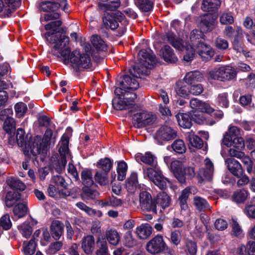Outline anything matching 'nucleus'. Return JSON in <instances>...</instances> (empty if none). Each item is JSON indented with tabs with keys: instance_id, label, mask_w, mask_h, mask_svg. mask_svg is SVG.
Segmentation results:
<instances>
[{
	"instance_id": "cd10ccee",
	"label": "nucleus",
	"mask_w": 255,
	"mask_h": 255,
	"mask_svg": "<svg viewBox=\"0 0 255 255\" xmlns=\"http://www.w3.org/2000/svg\"><path fill=\"white\" fill-rule=\"evenodd\" d=\"M76 206L80 210L84 211L89 216L92 217H101L103 213L101 211L96 210L88 206L82 202H79L76 203Z\"/></svg>"
},
{
	"instance_id": "6e6d98bb",
	"label": "nucleus",
	"mask_w": 255,
	"mask_h": 255,
	"mask_svg": "<svg viewBox=\"0 0 255 255\" xmlns=\"http://www.w3.org/2000/svg\"><path fill=\"white\" fill-rule=\"evenodd\" d=\"M181 233L179 230H175L170 233L169 242L174 245L177 246L181 242Z\"/></svg>"
},
{
	"instance_id": "5701e85b",
	"label": "nucleus",
	"mask_w": 255,
	"mask_h": 255,
	"mask_svg": "<svg viewBox=\"0 0 255 255\" xmlns=\"http://www.w3.org/2000/svg\"><path fill=\"white\" fill-rule=\"evenodd\" d=\"M228 162V169L235 176L241 177L244 173V170L241 164L234 159H229Z\"/></svg>"
},
{
	"instance_id": "c03bdc74",
	"label": "nucleus",
	"mask_w": 255,
	"mask_h": 255,
	"mask_svg": "<svg viewBox=\"0 0 255 255\" xmlns=\"http://www.w3.org/2000/svg\"><path fill=\"white\" fill-rule=\"evenodd\" d=\"M98 249L96 251L97 255H109L107 242L104 239L99 238L97 241Z\"/></svg>"
},
{
	"instance_id": "864d4df0",
	"label": "nucleus",
	"mask_w": 255,
	"mask_h": 255,
	"mask_svg": "<svg viewBox=\"0 0 255 255\" xmlns=\"http://www.w3.org/2000/svg\"><path fill=\"white\" fill-rule=\"evenodd\" d=\"M185 251L188 255H196L197 247L195 242L191 240H186L185 242Z\"/></svg>"
},
{
	"instance_id": "5fc2aeb1",
	"label": "nucleus",
	"mask_w": 255,
	"mask_h": 255,
	"mask_svg": "<svg viewBox=\"0 0 255 255\" xmlns=\"http://www.w3.org/2000/svg\"><path fill=\"white\" fill-rule=\"evenodd\" d=\"M18 229L22 236L25 238H29L32 234V227L28 223H23L18 226Z\"/></svg>"
},
{
	"instance_id": "58836bf2",
	"label": "nucleus",
	"mask_w": 255,
	"mask_h": 255,
	"mask_svg": "<svg viewBox=\"0 0 255 255\" xmlns=\"http://www.w3.org/2000/svg\"><path fill=\"white\" fill-rule=\"evenodd\" d=\"M84 187L82 189V198L84 200H94L99 195V193L96 190H93L89 187Z\"/></svg>"
},
{
	"instance_id": "7c9ffc66",
	"label": "nucleus",
	"mask_w": 255,
	"mask_h": 255,
	"mask_svg": "<svg viewBox=\"0 0 255 255\" xmlns=\"http://www.w3.org/2000/svg\"><path fill=\"white\" fill-rule=\"evenodd\" d=\"M120 0H115L108 2L104 3L98 2V6L99 8L103 11L106 10H115L121 5Z\"/></svg>"
},
{
	"instance_id": "f8f14e48",
	"label": "nucleus",
	"mask_w": 255,
	"mask_h": 255,
	"mask_svg": "<svg viewBox=\"0 0 255 255\" xmlns=\"http://www.w3.org/2000/svg\"><path fill=\"white\" fill-rule=\"evenodd\" d=\"M204 162V167L199 169L198 173L199 181H211L213 179L214 174V164L208 158H206Z\"/></svg>"
},
{
	"instance_id": "f257e3e1",
	"label": "nucleus",
	"mask_w": 255,
	"mask_h": 255,
	"mask_svg": "<svg viewBox=\"0 0 255 255\" xmlns=\"http://www.w3.org/2000/svg\"><path fill=\"white\" fill-rule=\"evenodd\" d=\"M59 42H60V44L56 42L52 47V54L57 57L62 58L65 64L70 62L73 67L77 70L88 69L90 67L91 60L88 54L81 52L77 50H74L70 53L71 49L68 46L69 39L68 36H61Z\"/></svg>"
},
{
	"instance_id": "a211bd4d",
	"label": "nucleus",
	"mask_w": 255,
	"mask_h": 255,
	"mask_svg": "<svg viewBox=\"0 0 255 255\" xmlns=\"http://www.w3.org/2000/svg\"><path fill=\"white\" fill-rule=\"evenodd\" d=\"M160 55L166 62L172 63L177 61V58L174 54L173 50L168 45H165L161 48Z\"/></svg>"
},
{
	"instance_id": "e2e57ef3",
	"label": "nucleus",
	"mask_w": 255,
	"mask_h": 255,
	"mask_svg": "<svg viewBox=\"0 0 255 255\" xmlns=\"http://www.w3.org/2000/svg\"><path fill=\"white\" fill-rule=\"evenodd\" d=\"M234 21V17L230 12H224L220 17V22L222 24H231L233 23Z\"/></svg>"
},
{
	"instance_id": "49530a36",
	"label": "nucleus",
	"mask_w": 255,
	"mask_h": 255,
	"mask_svg": "<svg viewBox=\"0 0 255 255\" xmlns=\"http://www.w3.org/2000/svg\"><path fill=\"white\" fill-rule=\"evenodd\" d=\"M176 94L183 98H187L190 94V86L183 85L181 82L177 83V87L175 89Z\"/></svg>"
},
{
	"instance_id": "a19ab883",
	"label": "nucleus",
	"mask_w": 255,
	"mask_h": 255,
	"mask_svg": "<svg viewBox=\"0 0 255 255\" xmlns=\"http://www.w3.org/2000/svg\"><path fill=\"white\" fill-rule=\"evenodd\" d=\"M81 176L82 184L85 187L91 186L94 184L91 170L84 169L82 171Z\"/></svg>"
},
{
	"instance_id": "0e129e2a",
	"label": "nucleus",
	"mask_w": 255,
	"mask_h": 255,
	"mask_svg": "<svg viewBox=\"0 0 255 255\" xmlns=\"http://www.w3.org/2000/svg\"><path fill=\"white\" fill-rule=\"evenodd\" d=\"M217 101L219 106L222 107L227 108L229 105L228 94L224 93L219 94Z\"/></svg>"
},
{
	"instance_id": "72a5a7b5",
	"label": "nucleus",
	"mask_w": 255,
	"mask_h": 255,
	"mask_svg": "<svg viewBox=\"0 0 255 255\" xmlns=\"http://www.w3.org/2000/svg\"><path fill=\"white\" fill-rule=\"evenodd\" d=\"M28 208L26 202L18 203L13 209V213L15 216L21 218L25 216L27 213Z\"/></svg>"
},
{
	"instance_id": "7ed1b4c3",
	"label": "nucleus",
	"mask_w": 255,
	"mask_h": 255,
	"mask_svg": "<svg viewBox=\"0 0 255 255\" xmlns=\"http://www.w3.org/2000/svg\"><path fill=\"white\" fill-rule=\"evenodd\" d=\"M202 33L198 30L194 29L190 34V40L192 45L190 50L187 46V53L183 57V60L187 62L191 61L194 58L195 51L198 53L203 60L208 61L213 57L214 51L212 48L206 44L199 40L202 38Z\"/></svg>"
},
{
	"instance_id": "aec40b11",
	"label": "nucleus",
	"mask_w": 255,
	"mask_h": 255,
	"mask_svg": "<svg viewBox=\"0 0 255 255\" xmlns=\"http://www.w3.org/2000/svg\"><path fill=\"white\" fill-rule=\"evenodd\" d=\"M81 247L85 254H91L95 248V239L94 237L92 235H88L83 238Z\"/></svg>"
},
{
	"instance_id": "e433bc0d",
	"label": "nucleus",
	"mask_w": 255,
	"mask_h": 255,
	"mask_svg": "<svg viewBox=\"0 0 255 255\" xmlns=\"http://www.w3.org/2000/svg\"><path fill=\"white\" fill-rule=\"evenodd\" d=\"M106 237L109 243L114 246L118 245L120 240V235L115 230H107L106 232Z\"/></svg>"
},
{
	"instance_id": "8fccbe9b",
	"label": "nucleus",
	"mask_w": 255,
	"mask_h": 255,
	"mask_svg": "<svg viewBox=\"0 0 255 255\" xmlns=\"http://www.w3.org/2000/svg\"><path fill=\"white\" fill-rule=\"evenodd\" d=\"M4 121L3 129L9 134L14 131L15 129V122L14 119L7 117Z\"/></svg>"
},
{
	"instance_id": "3c124183",
	"label": "nucleus",
	"mask_w": 255,
	"mask_h": 255,
	"mask_svg": "<svg viewBox=\"0 0 255 255\" xmlns=\"http://www.w3.org/2000/svg\"><path fill=\"white\" fill-rule=\"evenodd\" d=\"M35 250L36 243L34 239L30 240L28 243H23V251L25 255H32Z\"/></svg>"
},
{
	"instance_id": "0eeeda50",
	"label": "nucleus",
	"mask_w": 255,
	"mask_h": 255,
	"mask_svg": "<svg viewBox=\"0 0 255 255\" xmlns=\"http://www.w3.org/2000/svg\"><path fill=\"white\" fill-rule=\"evenodd\" d=\"M156 120V116L151 112L146 111L133 115L132 121L134 126L138 128L152 125Z\"/></svg>"
},
{
	"instance_id": "f3484780",
	"label": "nucleus",
	"mask_w": 255,
	"mask_h": 255,
	"mask_svg": "<svg viewBox=\"0 0 255 255\" xmlns=\"http://www.w3.org/2000/svg\"><path fill=\"white\" fill-rule=\"evenodd\" d=\"M62 145L61 146L59 149V151L61 156V159L60 164L63 167H65L67 161L66 158L71 159V155L69 153V150L68 148V140L66 138L65 139L62 138Z\"/></svg>"
},
{
	"instance_id": "de8ad7c7",
	"label": "nucleus",
	"mask_w": 255,
	"mask_h": 255,
	"mask_svg": "<svg viewBox=\"0 0 255 255\" xmlns=\"http://www.w3.org/2000/svg\"><path fill=\"white\" fill-rule=\"evenodd\" d=\"M97 166L102 169V171L109 173L113 167V162L109 158H105L100 160Z\"/></svg>"
},
{
	"instance_id": "1a4fd4ad",
	"label": "nucleus",
	"mask_w": 255,
	"mask_h": 255,
	"mask_svg": "<svg viewBox=\"0 0 255 255\" xmlns=\"http://www.w3.org/2000/svg\"><path fill=\"white\" fill-rule=\"evenodd\" d=\"M62 24V22L60 20H56L49 22L45 25V29L47 30H52V32H47L44 34V37L46 41L50 44L55 45L56 42H58L59 44L60 42H59L60 37L63 34H58L56 32L57 28L60 26Z\"/></svg>"
},
{
	"instance_id": "13d9d810",
	"label": "nucleus",
	"mask_w": 255,
	"mask_h": 255,
	"mask_svg": "<svg viewBox=\"0 0 255 255\" xmlns=\"http://www.w3.org/2000/svg\"><path fill=\"white\" fill-rule=\"evenodd\" d=\"M14 110L16 116L20 118L24 116L27 110V107L25 104L19 102L16 104L14 106Z\"/></svg>"
},
{
	"instance_id": "f704fd0d",
	"label": "nucleus",
	"mask_w": 255,
	"mask_h": 255,
	"mask_svg": "<svg viewBox=\"0 0 255 255\" xmlns=\"http://www.w3.org/2000/svg\"><path fill=\"white\" fill-rule=\"evenodd\" d=\"M135 5L143 12L151 10L153 6V2L150 0H134Z\"/></svg>"
},
{
	"instance_id": "680f3d73",
	"label": "nucleus",
	"mask_w": 255,
	"mask_h": 255,
	"mask_svg": "<svg viewBox=\"0 0 255 255\" xmlns=\"http://www.w3.org/2000/svg\"><path fill=\"white\" fill-rule=\"evenodd\" d=\"M124 243L128 248L134 247L137 244L136 241L133 238L130 231L127 232L125 236Z\"/></svg>"
},
{
	"instance_id": "20e7f679",
	"label": "nucleus",
	"mask_w": 255,
	"mask_h": 255,
	"mask_svg": "<svg viewBox=\"0 0 255 255\" xmlns=\"http://www.w3.org/2000/svg\"><path fill=\"white\" fill-rule=\"evenodd\" d=\"M55 137L53 135L52 130L48 128L46 129L43 138L40 136H35L31 138L28 143L25 144L24 153L29 155L30 153L34 156L39 155L40 159L43 160L45 157L48 146L54 144Z\"/></svg>"
},
{
	"instance_id": "bb28decb",
	"label": "nucleus",
	"mask_w": 255,
	"mask_h": 255,
	"mask_svg": "<svg viewBox=\"0 0 255 255\" xmlns=\"http://www.w3.org/2000/svg\"><path fill=\"white\" fill-rule=\"evenodd\" d=\"M21 199V194L18 192H8L5 198V205L7 207H12Z\"/></svg>"
},
{
	"instance_id": "2f4dec72",
	"label": "nucleus",
	"mask_w": 255,
	"mask_h": 255,
	"mask_svg": "<svg viewBox=\"0 0 255 255\" xmlns=\"http://www.w3.org/2000/svg\"><path fill=\"white\" fill-rule=\"evenodd\" d=\"M176 117L178 123L181 127L189 128L191 127V120L188 114L179 113Z\"/></svg>"
},
{
	"instance_id": "37998d69",
	"label": "nucleus",
	"mask_w": 255,
	"mask_h": 255,
	"mask_svg": "<svg viewBox=\"0 0 255 255\" xmlns=\"http://www.w3.org/2000/svg\"><path fill=\"white\" fill-rule=\"evenodd\" d=\"M91 42L93 46L98 50L104 51L107 50V44L101 37L97 35L91 37Z\"/></svg>"
},
{
	"instance_id": "f03ea898",
	"label": "nucleus",
	"mask_w": 255,
	"mask_h": 255,
	"mask_svg": "<svg viewBox=\"0 0 255 255\" xmlns=\"http://www.w3.org/2000/svg\"><path fill=\"white\" fill-rule=\"evenodd\" d=\"M138 59L141 67L135 65L130 70V73L134 78L125 75L120 82L121 86L124 89L136 90L139 87V83L135 78H140L144 74L146 69L151 68L156 63L155 56L150 49L141 50L138 54Z\"/></svg>"
},
{
	"instance_id": "4d7b16f0",
	"label": "nucleus",
	"mask_w": 255,
	"mask_h": 255,
	"mask_svg": "<svg viewBox=\"0 0 255 255\" xmlns=\"http://www.w3.org/2000/svg\"><path fill=\"white\" fill-rule=\"evenodd\" d=\"M172 147L175 152L180 154L184 153L186 149L184 141L181 139L174 141Z\"/></svg>"
},
{
	"instance_id": "dca6fc26",
	"label": "nucleus",
	"mask_w": 255,
	"mask_h": 255,
	"mask_svg": "<svg viewBox=\"0 0 255 255\" xmlns=\"http://www.w3.org/2000/svg\"><path fill=\"white\" fill-rule=\"evenodd\" d=\"M135 159L138 162H142L151 167L157 166L156 156L150 152H146L144 154L137 153L135 155Z\"/></svg>"
},
{
	"instance_id": "ea45409f",
	"label": "nucleus",
	"mask_w": 255,
	"mask_h": 255,
	"mask_svg": "<svg viewBox=\"0 0 255 255\" xmlns=\"http://www.w3.org/2000/svg\"><path fill=\"white\" fill-rule=\"evenodd\" d=\"M203 77L199 72L195 71L187 73L184 77V80L188 84H192L195 82L201 81Z\"/></svg>"
},
{
	"instance_id": "ddd939ff",
	"label": "nucleus",
	"mask_w": 255,
	"mask_h": 255,
	"mask_svg": "<svg viewBox=\"0 0 255 255\" xmlns=\"http://www.w3.org/2000/svg\"><path fill=\"white\" fill-rule=\"evenodd\" d=\"M130 98H115L113 100V106L116 110H130L135 107L134 99L136 98L134 94Z\"/></svg>"
},
{
	"instance_id": "603ef678",
	"label": "nucleus",
	"mask_w": 255,
	"mask_h": 255,
	"mask_svg": "<svg viewBox=\"0 0 255 255\" xmlns=\"http://www.w3.org/2000/svg\"><path fill=\"white\" fill-rule=\"evenodd\" d=\"M188 140L190 144L197 148H201L203 144L202 140L192 132H190L188 134Z\"/></svg>"
},
{
	"instance_id": "6ab92c4d",
	"label": "nucleus",
	"mask_w": 255,
	"mask_h": 255,
	"mask_svg": "<svg viewBox=\"0 0 255 255\" xmlns=\"http://www.w3.org/2000/svg\"><path fill=\"white\" fill-rule=\"evenodd\" d=\"M193 204L198 211L211 210V207L207 201L200 196H195L193 197Z\"/></svg>"
},
{
	"instance_id": "c756f323",
	"label": "nucleus",
	"mask_w": 255,
	"mask_h": 255,
	"mask_svg": "<svg viewBox=\"0 0 255 255\" xmlns=\"http://www.w3.org/2000/svg\"><path fill=\"white\" fill-rule=\"evenodd\" d=\"M156 201L163 209L168 207L171 204L170 197L164 192H161L157 194Z\"/></svg>"
},
{
	"instance_id": "39448f33",
	"label": "nucleus",
	"mask_w": 255,
	"mask_h": 255,
	"mask_svg": "<svg viewBox=\"0 0 255 255\" xmlns=\"http://www.w3.org/2000/svg\"><path fill=\"white\" fill-rule=\"evenodd\" d=\"M143 177L153 182L160 189L166 187L167 179L163 176L161 171L157 166L152 167H143Z\"/></svg>"
},
{
	"instance_id": "c85d7f7f",
	"label": "nucleus",
	"mask_w": 255,
	"mask_h": 255,
	"mask_svg": "<svg viewBox=\"0 0 255 255\" xmlns=\"http://www.w3.org/2000/svg\"><path fill=\"white\" fill-rule=\"evenodd\" d=\"M220 0H203L202 9L204 11H214L218 9L221 5Z\"/></svg>"
},
{
	"instance_id": "9d476101",
	"label": "nucleus",
	"mask_w": 255,
	"mask_h": 255,
	"mask_svg": "<svg viewBox=\"0 0 255 255\" xmlns=\"http://www.w3.org/2000/svg\"><path fill=\"white\" fill-rule=\"evenodd\" d=\"M139 197V205L143 211L156 213V205L149 193L146 191H141Z\"/></svg>"
},
{
	"instance_id": "a18cd8bd",
	"label": "nucleus",
	"mask_w": 255,
	"mask_h": 255,
	"mask_svg": "<svg viewBox=\"0 0 255 255\" xmlns=\"http://www.w3.org/2000/svg\"><path fill=\"white\" fill-rule=\"evenodd\" d=\"M248 192L247 190L243 189L235 191L233 195V199L237 203H243L247 198Z\"/></svg>"
},
{
	"instance_id": "4be33fe9",
	"label": "nucleus",
	"mask_w": 255,
	"mask_h": 255,
	"mask_svg": "<svg viewBox=\"0 0 255 255\" xmlns=\"http://www.w3.org/2000/svg\"><path fill=\"white\" fill-rule=\"evenodd\" d=\"M64 225L59 221H54L50 226L51 234L52 237L56 240L60 239L63 234Z\"/></svg>"
},
{
	"instance_id": "a878e982",
	"label": "nucleus",
	"mask_w": 255,
	"mask_h": 255,
	"mask_svg": "<svg viewBox=\"0 0 255 255\" xmlns=\"http://www.w3.org/2000/svg\"><path fill=\"white\" fill-rule=\"evenodd\" d=\"M136 233L141 239H146L152 233V228L148 224H141L136 229Z\"/></svg>"
},
{
	"instance_id": "774afa93",
	"label": "nucleus",
	"mask_w": 255,
	"mask_h": 255,
	"mask_svg": "<svg viewBox=\"0 0 255 255\" xmlns=\"http://www.w3.org/2000/svg\"><path fill=\"white\" fill-rule=\"evenodd\" d=\"M182 174H183L185 182L186 178L192 179L194 176V169L192 167H188L186 168L183 167L182 171Z\"/></svg>"
},
{
	"instance_id": "4c0bfd02",
	"label": "nucleus",
	"mask_w": 255,
	"mask_h": 255,
	"mask_svg": "<svg viewBox=\"0 0 255 255\" xmlns=\"http://www.w3.org/2000/svg\"><path fill=\"white\" fill-rule=\"evenodd\" d=\"M95 181L101 186H105L109 183L108 173L98 170L94 175Z\"/></svg>"
},
{
	"instance_id": "6e6552de",
	"label": "nucleus",
	"mask_w": 255,
	"mask_h": 255,
	"mask_svg": "<svg viewBox=\"0 0 255 255\" xmlns=\"http://www.w3.org/2000/svg\"><path fill=\"white\" fill-rule=\"evenodd\" d=\"M166 248L163 237L157 235L150 240L146 245V251L150 254L157 255L162 253Z\"/></svg>"
},
{
	"instance_id": "4468645a",
	"label": "nucleus",
	"mask_w": 255,
	"mask_h": 255,
	"mask_svg": "<svg viewBox=\"0 0 255 255\" xmlns=\"http://www.w3.org/2000/svg\"><path fill=\"white\" fill-rule=\"evenodd\" d=\"M60 7H61L64 11L67 9L66 0H61L60 3L45 1L41 2L39 4L40 9L43 11H55L57 10Z\"/></svg>"
},
{
	"instance_id": "9b49d317",
	"label": "nucleus",
	"mask_w": 255,
	"mask_h": 255,
	"mask_svg": "<svg viewBox=\"0 0 255 255\" xmlns=\"http://www.w3.org/2000/svg\"><path fill=\"white\" fill-rule=\"evenodd\" d=\"M176 131L171 127L164 126L160 127L156 132L155 139L160 143L169 141L176 137Z\"/></svg>"
},
{
	"instance_id": "c9c22d12",
	"label": "nucleus",
	"mask_w": 255,
	"mask_h": 255,
	"mask_svg": "<svg viewBox=\"0 0 255 255\" xmlns=\"http://www.w3.org/2000/svg\"><path fill=\"white\" fill-rule=\"evenodd\" d=\"M115 15L107 14L103 19L105 27L107 28H110L112 30L116 29L119 26L118 21L116 19Z\"/></svg>"
},
{
	"instance_id": "423d86ee",
	"label": "nucleus",
	"mask_w": 255,
	"mask_h": 255,
	"mask_svg": "<svg viewBox=\"0 0 255 255\" xmlns=\"http://www.w3.org/2000/svg\"><path fill=\"white\" fill-rule=\"evenodd\" d=\"M209 75L212 79L226 81L234 79L236 76V72L232 67L226 65L213 69L209 72Z\"/></svg>"
},
{
	"instance_id": "473e14b6",
	"label": "nucleus",
	"mask_w": 255,
	"mask_h": 255,
	"mask_svg": "<svg viewBox=\"0 0 255 255\" xmlns=\"http://www.w3.org/2000/svg\"><path fill=\"white\" fill-rule=\"evenodd\" d=\"M233 48L237 52L242 53L246 57H248L249 51L245 47L243 43L239 39L238 37H235L233 42Z\"/></svg>"
},
{
	"instance_id": "79ce46f5",
	"label": "nucleus",
	"mask_w": 255,
	"mask_h": 255,
	"mask_svg": "<svg viewBox=\"0 0 255 255\" xmlns=\"http://www.w3.org/2000/svg\"><path fill=\"white\" fill-rule=\"evenodd\" d=\"M7 185L11 188L15 190L23 191L25 186L19 179L13 177H9L6 180Z\"/></svg>"
},
{
	"instance_id": "052dcab7",
	"label": "nucleus",
	"mask_w": 255,
	"mask_h": 255,
	"mask_svg": "<svg viewBox=\"0 0 255 255\" xmlns=\"http://www.w3.org/2000/svg\"><path fill=\"white\" fill-rule=\"evenodd\" d=\"M63 189H60L54 185L50 184L47 189V192L48 195L53 198H57L58 196L63 194Z\"/></svg>"
},
{
	"instance_id": "69168bd1",
	"label": "nucleus",
	"mask_w": 255,
	"mask_h": 255,
	"mask_svg": "<svg viewBox=\"0 0 255 255\" xmlns=\"http://www.w3.org/2000/svg\"><path fill=\"white\" fill-rule=\"evenodd\" d=\"M25 132L22 128H18L16 132V137L18 145L19 146H23L25 144Z\"/></svg>"
},
{
	"instance_id": "338daca9",
	"label": "nucleus",
	"mask_w": 255,
	"mask_h": 255,
	"mask_svg": "<svg viewBox=\"0 0 255 255\" xmlns=\"http://www.w3.org/2000/svg\"><path fill=\"white\" fill-rule=\"evenodd\" d=\"M62 246L63 243L61 241L52 243L48 247V252L51 254H55L60 250Z\"/></svg>"
},
{
	"instance_id": "b1692460",
	"label": "nucleus",
	"mask_w": 255,
	"mask_h": 255,
	"mask_svg": "<svg viewBox=\"0 0 255 255\" xmlns=\"http://www.w3.org/2000/svg\"><path fill=\"white\" fill-rule=\"evenodd\" d=\"M171 168L177 179L181 183H184V178L182 174L183 168L182 163L178 160L173 161L171 163Z\"/></svg>"
},
{
	"instance_id": "bf43d9fd",
	"label": "nucleus",
	"mask_w": 255,
	"mask_h": 255,
	"mask_svg": "<svg viewBox=\"0 0 255 255\" xmlns=\"http://www.w3.org/2000/svg\"><path fill=\"white\" fill-rule=\"evenodd\" d=\"M12 226L9 215L6 214L0 218V227L5 230H9Z\"/></svg>"
},
{
	"instance_id": "393cba45",
	"label": "nucleus",
	"mask_w": 255,
	"mask_h": 255,
	"mask_svg": "<svg viewBox=\"0 0 255 255\" xmlns=\"http://www.w3.org/2000/svg\"><path fill=\"white\" fill-rule=\"evenodd\" d=\"M201 26L204 32L212 30L215 27V20L213 16L210 14L204 15L201 19Z\"/></svg>"
},
{
	"instance_id": "2eb2a0df",
	"label": "nucleus",
	"mask_w": 255,
	"mask_h": 255,
	"mask_svg": "<svg viewBox=\"0 0 255 255\" xmlns=\"http://www.w3.org/2000/svg\"><path fill=\"white\" fill-rule=\"evenodd\" d=\"M15 0H0V16L9 17L15 10Z\"/></svg>"
},
{
	"instance_id": "09e8293b",
	"label": "nucleus",
	"mask_w": 255,
	"mask_h": 255,
	"mask_svg": "<svg viewBox=\"0 0 255 255\" xmlns=\"http://www.w3.org/2000/svg\"><path fill=\"white\" fill-rule=\"evenodd\" d=\"M128 169V165L127 163L121 161L118 163L117 172L118 179L120 181H123L126 177Z\"/></svg>"
},
{
	"instance_id": "412c9836",
	"label": "nucleus",
	"mask_w": 255,
	"mask_h": 255,
	"mask_svg": "<svg viewBox=\"0 0 255 255\" xmlns=\"http://www.w3.org/2000/svg\"><path fill=\"white\" fill-rule=\"evenodd\" d=\"M167 41L173 46L175 48L179 50H183L184 49H186V54L187 53V46L190 50V46L192 45V43L189 45H187L186 47L184 45L183 42L180 39H176L175 38V35L173 33H167L166 35Z\"/></svg>"
}]
</instances>
